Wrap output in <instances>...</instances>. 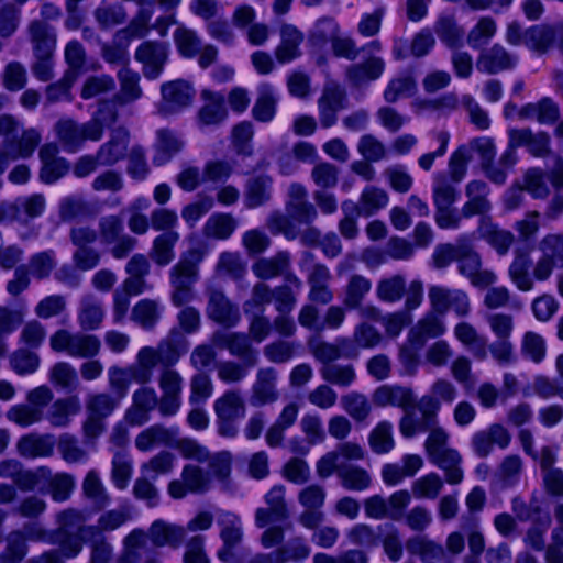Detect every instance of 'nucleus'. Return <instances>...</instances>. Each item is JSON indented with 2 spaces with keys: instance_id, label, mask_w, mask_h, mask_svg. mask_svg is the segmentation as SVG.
Masks as SVG:
<instances>
[{
  "instance_id": "1",
  "label": "nucleus",
  "mask_w": 563,
  "mask_h": 563,
  "mask_svg": "<svg viewBox=\"0 0 563 563\" xmlns=\"http://www.w3.org/2000/svg\"><path fill=\"white\" fill-rule=\"evenodd\" d=\"M189 341L177 328H173L157 345L143 346L139 350L136 357L152 380L155 367L173 368L189 350Z\"/></svg>"
},
{
  "instance_id": "2",
  "label": "nucleus",
  "mask_w": 563,
  "mask_h": 563,
  "mask_svg": "<svg viewBox=\"0 0 563 563\" xmlns=\"http://www.w3.org/2000/svg\"><path fill=\"white\" fill-rule=\"evenodd\" d=\"M525 147L527 152L538 158H547L552 155L551 136L545 131L533 132L530 128L509 129L508 145L504 151L503 161L508 165L517 164L516 150Z\"/></svg>"
},
{
  "instance_id": "3",
  "label": "nucleus",
  "mask_w": 563,
  "mask_h": 563,
  "mask_svg": "<svg viewBox=\"0 0 563 563\" xmlns=\"http://www.w3.org/2000/svg\"><path fill=\"white\" fill-rule=\"evenodd\" d=\"M213 410L217 417L218 433L224 438H235L239 433V421L246 415V406L241 391L227 390L214 400Z\"/></svg>"
},
{
  "instance_id": "4",
  "label": "nucleus",
  "mask_w": 563,
  "mask_h": 563,
  "mask_svg": "<svg viewBox=\"0 0 563 563\" xmlns=\"http://www.w3.org/2000/svg\"><path fill=\"white\" fill-rule=\"evenodd\" d=\"M98 236L104 245H112L111 255L117 258H125L136 246L137 240L124 233L123 220L120 216H103L98 221Z\"/></svg>"
},
{
  "instance_id": "5",
  "label": "nucleus",
  "mask_w": 563,
  "mask_h": 563,
  "mask_svg": "<svg viewBox=\"0 0 563 563\" xmlns=\"http://www.w3.org/2000/svg\"><path fill=\"white\" fill-rule=\"evenodd\" d=\"M55 131L65 151L75 153L79 151L85 141H99L103 136V126L98 120H90L79 124L74 120H59Z\"/></svg>"
},
{
  "instance_id": "6",
  "label": "nucleus",
  "mask_w": 563,
  "mask_h": 563,
  "mask_svg": "<svg viewBox=\"0 0 563 563\" xmlns=\"http://www.w3.org/2000/svg\"><path fill=\"white\" fill-rule=\"evenodd\" d=\"M69 239L75 246L73 263L79 271H90L100 263V252L93 246L98 240L97 230L89 225H76L69 231Z\"/></svg>"
},
{
  "instance_id": "7",
  "label": "nucleus",
  "mask_w": 563,
  "mask_h": 563,
  "mask_svg": "<svg viewBox=\"0 0 563 563\" xmlns=\"http://www.w3.org/2000/svg\"><path fill=\"white\" fill-rule=\"evenodd\" d=\"M459 273L478 288L488 287L496 282V275L489 269L482 268V257L473 245L471 236L466 235L460 247L457 257Z\"/></svg>"
},
{
  "instance_id": "8",
  "label": "nucleus",
  "mask_w": 563,
  "mask_h": 563,
  "mask_svg": "<svg viewBox=\"0 0 563 563\" xmlns=\"http://www.w3.org/2000/svg\"><path fill=\"white\" fill-rule=\"evenodd\" d=\"M254 275L262 280L283 277L284 282L301 290V279L291 271V256L288 251H279L269 257H261L252 265Z\"/></svg>"
},
{
  "instance_id": "9",
  "label": "nucleus",
  "mask_w": 563,
  "mask_h": 563,
  "mask_svg": "<svg viewBox=\"0 0 563 563\" xmlns=\"http://www.w3.org/2000/svg\"><path fill=\"white\" fill-rule=\"evenodd\" d=\"M200 98L202 104L195 117L197 128L200 131H209L222 125L229 117L224 95L219 91L203 89Z\"/></svg>"
},
{
  "instance_id": "10",
  "label": "nucleus",
  "mask_w": 563,
  "mask_h": 563,
  "mask_svg": "<svg viewBox=\"0 0 563 563\" xmlns=\"http://www.w3.org/2000/svg\"><path fill=\"white\" fill-rule=\"evenodd\" d=\"M428 297L432 310L439 316H445L452 310L463 318L471 312L470 298L464 290L433 285L429 287Z\"/></svg>"
},
{
  "instance_id": "11",
  "label": "nucleus",
  "mask_w": 563,
  "mask_h": 563,
  "mask_svg": "<svg viewBox=\"0 0 563 563\" xmlns=\"http://www.w3.org/2000/svg\"><path fill=\"white\" fill-rule=\"evenodd\" d=\"M162 100L158 103V113L167 117L177 114L191 106L195 99V88L184 79L164 82L161 86Z\"/></svg>"
},
{
  "instance_id": "12",
  "label": "nucleus",
  "mask_w": 563,
  "mask_h": 563,
  "mask_svg": "<svg viewBox=\"0 0 563 563\" xmlns=\"http://www.w3.org/2000/svg\"><path fill=\"white\" fill-rule=\"evenodd\" d=\"M207 317L227 328H234L241 320L239 306L232 302L220 288H208L207 291Z\"/></svg>"
},
{
  "instance_id": "13",
  "label": "nucleus",
  "mask_w": 563,
  "mask_h": 563,
  "mask_svg": "<svg viewBox=\"0 0 563 563\" xmlns=\"http://www.w3.org/2000/svg\"><path fill=\"white\" fill-rule=\"evenodd\" d=\"M49 475L51 471L46 467H40L36 471L27 470L14 459L0 462V477L11 479L22 492L34 490L38 486L41 477Z\"/></svg>"
},
{
  "instance_id": "14",
  "label": "nucleus",
  "mask_w": 563,
  "mask_h": 563,
  "mask_svg": "<svg viewBox=\"0 0 563 563\" xmlns=\"http://www.w3.org/2000/svg\"><path fill=\"white\" fill-rule=\"evenodd\" d=\"M168 58V44L157 41H145L135 51V59L143 64V75L157 79Z\"/></svg>"
},
{
  "instance_id": "15",
  "label": "nucleus",
  "mask_w": 563,
  "mask_h": 563,
  "mask_svg": "<svg viewBox=\"0 0 563 563\" xmlns=\"http://www.w3.org/2000/svg\"><path fill=\"white\" fill-rule=\"evenodd\" d=\"M364 459V450L354 442H344L336 446L334 451L324 454L317 463V474L321 478H328L334 474L335 468L351 466L349 461Z\"/></svg>"
},
{
  "instance_id": "16",
  "label": "nucleus",
  "mask_w": 563,
  "mask_h": 563,
  "mask_svg": "<svg viewBox=\"0 0 563 563\" xmlns=\"http://www.w3.org/2000/svg\"><path fill=\"white\" fill-rule=\"evenodd\" d=\"M511 434L500 423H493L487 429L477 431L471 439V448L474 454L481 459L487 457L497 445L505 450L509 446Z\"/></svg>"
},
{
  "instance_id": "17",
  "label": "nucleus",
  "mask_w": 563,
  "mask_h": 563,
  "mask_svg": "<svg viewBox=\"0 0 563 563\" xmlns=\"http://www.w3.org/2000/svg\"><path fill=\"white\" fill-rule=\"evenodd\" d=\"M277 376V371L274 367H264L257 371L249 399L251 406L262 407L278 400Z\"/></svg>"
},
{
  "instance_id": "18",
  "label": "nucleus",
  "mask_w": 563,
  "mask_h": 563,
  "mask_svg": "<svg viewBox=\"0 0 563 563\" xmlns=\"http://www.w3.org/2000/svg\"><path fill=\"white\" fill-rule=\"evenodd\" d=\"M145 534L153 547H167L176 550L184 543L186 529L183 526L163 519H156L151 523Z\"/></svg>"
},
{
  "instance_id": "19",
  "label": "nucleus",
  "mask_w": 563,
  "mask_h": 563,
  "mask_svg": "<svg viewBox=\"0 0 563 563\" xmlns=\"http://www.w3.org/2000/svg\"><path fill=\"white\" fill-rule=\"evenodd\" d=\"M108 373L109 385L115 394V398L119 400H121L128 394L130 383L145 385L151 382L141 363L137 361V357L133 364L125 368L111 366Z\"/></svg>"
},
{
  "instance_id": "20",
  "label": "nucleus",
  "mask_w": 563,
  "mask_h": 563,
  "mask_svg": "<svg viewBox=\"0 0 563 563\" xmlns=\"http://www.w3.org/2000/svg\"><path fill=\"white\" fill-rule=\"evenodd\" d=\"M267 508H258L255 512V523L264 528L271 522L283 521L288 518V509L285 499V486L275 485L265 495Z\"/></svg>"
},
{
  "instance_id": "21",
  "label": "nucleus",
  "mask_w": 563,
  "mask_h": 563,
  "mask_svg": "<svg viewBox=\"0 0 563 563\" xmlns=\"http://www.w3.org/2000/svg\"><path fill=\"white\" fill-rule=\"evenodd\" d=\"M58 152V146L55 143H46L40 148L38 157L42 163L40 179L44 184L56 183L69 170L68 161L59 157Z\"/></svg>"
},
{
  "instance_id": "22",
  "label": "nucleus",
  "mask_w": 563,
  "mask_h": 563,
  "mask_svg": "<svg viewBox=\"0 0 563 563\" xmlns=\"http://www.w3.org/2000/svg\"><path fill=\"white\" fill-rule=\"evenodd\" d=\"M130 142V132L123 126L112 130L110 139L103 143L97 153V159L101 161V166L111 167L124 159L128 154Z\"/></svg>"
},
{
  "instance_id": "23",
  "label": "nucleus",
  "mask_w": 563,
  "mask_h": 563,
  "mask_svg": "<svg viewBox=\"0 0 563 563\" xmlns=\"http://www.w3.org/2000/svg\"><path fill=\"white\" fill-rule=\"evenodd\" d=\"M385 60L379 56H371L362 63L346 67L345 76L353 87H362L382 77L385 71Z\"/></svg>"
},
{
  "instance_id": "24",
  "label": "nucleus",
  "mask_w": 563,
  "mask_h": 563,
  "mask_svg": "<svg viewBox=\"0 0 563 563\" xmlns=\"http://www.w3.org/2000/svg\"><path fill=\"white\" fill-rule=\"evenodd\" d=\"M345 92L338 86H327L318 100L319 119L322 128L335 124L338 112L345 108Z\"/></svg>"
},
{
  "instance_id": "25",
  "label": "nucleus",
  "mask_w": 563,
  "mask_h": 563,
  "mask_svg": "<svg viewBox=\"0 0 563 563\" xmlns=\"http://www.w3.org/2000/svg\"><path fill=\"white\" fill-rule=\"evenodd\" d=\"M201 260V254L196 250L181 255L178 263L169 271L170 285L192 287L198 280Z\"/></svg>"
},
{
  "instance_id": "26",
  "label": "nucleus",
  "mask_w": 563,
  "mask_h": 563,
  "mask_svg": "<svg viewBox=\"0 0 563 563\" xmlns=\"http://www.w3.org/2000/svg\"><path fill=\"white\" fill-rule=\"evenodd\" d=\"M467 201L462 207L463 218L483 216L490 211L492 203L487 199L489 187L483 180H472L465 187Z\"/></svg>"
},
{
  "instance_id": "27",
  "label": "nucleus",
  "mask_w": 563,
  "mask_h": 563,
  "mask_svg": "<svg viewBox=\"0 0 563 563\" xmlns=\"http://www.w3.org/2000/svg\"><path fill=\"white\" fill-rule=\"evenodd\" d=\"M373 402L378 407H399L406 411L415 406V395L405 386L382 385L374 391Z\"/></svg>"
},
{
  "instance_id": "28",
  "label": "nucleus",
  "mask_w": 563,
  "mask_h": 563,
  "mask_svg": "<svg viewBox=\"0 0 563 563\" xmlns=\"http://www.w3.org/2000/svg\"><path fill=\"white\" fill-rule=\"evenodd\" d=\"M517 64V57L511 55L499 44L493 45L484 51L476 63L477 69L482 73L494 75L511 69Z\"/></svg>"
},
{
  "instance_id": "29",
  "label": "nucleus",
  "mask_w": 563,
  "mask_h": 563,
  "mask_svg": "<svg viewBox=\"0 0 563 563\" xmlns=\"http://www.w3.org/2000/svg\"><path fill=\"white\" fill-rule=\"evenodd\" d=\"M33 55H55L57 36L53 26L45 21L33 20L27 26Z\"/></svg>"
},
{
  "instance_id": "30",
  "label": "nucleus",
  "mask_w": 563,
  "mask_h": 563,
  "mask_svg": "<svg viewBox=\"0 0 563 563\" xmlns=\"http://www.w3.org/2000/svg\"><path fill=\"white\" fill-rule=\"evenodd\" d=\"M521 120H537L540 124L551 125L560 119V107L550 97H543L537 102H530L518 110Z\"/></svg>"
},
{
  "instance_id": "31",
  "label": "nucleus",
  "mask_w": 563,
  "mask_h": 563,
  "mask_svg": "<svg viewBox=\"0 0 563 563\" xmlns=\"http://www.w3.org/2000/svg\"><path fill=\"white\" fill-rule=\"evenodd\" d=\"M273 178L266 174H257L247 178L244 189V205L254 209L267 203L272 198Z\"/></svg>"
},
{
  "instance_id": "32",
  "label": "nucleus",
  "mask_w": 563,
  "mask_h": 563,
  "mask_svg": "<svg viewBox=\"0 0 563 563\" xmlns=\"http://www.w3.org/2000/svg\"><path fill=\"white\" fill-rule=\"evenodd\" d=\"M178 433L179 429L177 427L166 428L163 424H153L136 437L135 446L142 452L151 451L158 445L173 448Z\"/></svg>"
},
{
  "instance_id": "33",
  "label": "nucleus",
  "mask_w": 563,
  "mask_h": 563,
  "mask_svg": "<svg viewBox=\"0 0 563 563\" xmlns=\"http://www.w3.org/2000/svg\"><path fill=\"white\" fill-rule=\"evenodd\" d=\"M134 38L128 31L123 29L115 32L113 38L109 43H101L100 55L103 60L110 65L128 67L130 55L128 47L130 42Z\"/></svg>"
},
{
  "instance_id": "34",
  "label": "nucleus",
  "mask_w": 563,
  "mask_h": 563,
  "mask_svg": "<svg viewBox=\"0 0 563 563\" xmlns=\"http://www.w3.org/2000/svg\"><path fill=\"white\" fill-rule=\"evenodd\" d=\"M303 34L292 24H283L280 27V44L275 49L278 63L286 64L301 55L300 44Z\"/></svg>"
},
{
  "instance_id": "35",
  "label": "nucleus",
  "mask_w": 563,
  "mask_h": 563,
  "mask_svg": "<svg viewBox=\"0 0 563 563\" xmlns=\"http://www.w3.org/2000/svg\"><path fill=\"white\" fill-rule=\"evenodd\" d=\"M81 405L78 396L58 398L49 406L45 418L55 428H66L71 422V418L79 413Z\"/></svg>"
},
{
  "instance_id": "36",
  "label": "nucleus",
  "mask_w": 563,
  "mask_h": 563,
  "mask_svg": "<svg viewBox=\"0 0 563 563\" xmlns=\"http://www.w3.org/2000/svg\"><path fill=\"white\" fill-rule=\"evenodd\" d=\"M184 146L183 140L175 131L169 129H159L156 131V142L154 144L155 154L153 164L162 166L169 162Z\"/></svg>"
},
{
  "instance_id": "37",
  "label": "nucleus",
  "mask_w": 563,
  "mask_h": 563,
  "mask_svg": "<svg viewBox=\"0 0 563 563\" xmlns=\"http://www.w3.org/2000/svg\"><path fill=\"white\" fill-rule=\"evenodd\" d=\"M120 91L113 96L114 102L123 107L139 100L143 92L140 86V75L129 67H122L117 74Z\"/></svg>"
},
{
  "instance_id": "38",
  "label": "nucleus",
  "mask_w": 563,
  "mask_h": 563,
  "mask_svg": "<svg viewBox=\"0 0 563 563\" xmlns=\"http://www.w3.org/2000/svg\"><path fill=\"white\" fill-rule=\"evenodd\" d=\"M42 136L36 129L24 130L18 140L5 139L2 143L12 161L29 158L41 143Z\"/></svg>"
},
{
  "instance_id": "39",
  "label": "nucleus",
  "mask_w": 563,
  "mask_h": 563,
  "mask_svg": "<svg viewBox=\"0 0 563 563\" xmlns=\"http://www.w3.org/2000/svg\"><path fill=\"white\" fill-rule=\"evenodd\" d=\"M163 306L155 299H141L132 308L130 319L144 330H153L159 322Z\"/></svg>"
},
{
  "instance_id": "40",
  "label": "nucleus",
  "mask_w": 563,
  "mask_h": 563,
  "mask_svg": "<svg viewBox=\"0 0 563 563\" xmlns=\"http://www.w3.org/2000/svg\"><path fill=\"white\" fill-rule=\"evenodd\" d=\"M434 33L449 48L455 49L463 45L465 31L452 14H441L434 23Z\"/></svg>"
},
{
  "instance_id": "41",
  "label": "nucleus",
  "mask_w": 563,
  "mask_h": 563,
  "mask_svg": "<svg viewBox=\"0 0 563 563\" xmlns=\"http://www.w3.org/2000/svg\"><path fill=\"white\" fill-rule=\"evenodd\" d=\"M406 548L410 554L418 555L423 563H438L444 556L443 547L424 536L408 539Z\"/></svg>"
},
{
  "instance_id": "42",
  "label": "nucleus",
  "mask_w": 563,
  "mask_h": 563,
  "mask_svg": "<svg viewBox=\"0 0 563 563\" xmlns=\"http://www.w3.org/2000/svg\"><path fill=\"white\" fill-rule=\"evenodd\" d=\"M429 461L444 472L449 484L456 485L463 481L462 457L456 450L449 449Z\"/></svg>"
},
{
  "instance_id": "43",
  "label": "nucleus",
  "mask_w": 563,
  "mask_h": 563,
  "mask_svg": "<svg viewBox=\"0 0 563 563\" xmlns=\"http://www.w3.org/2000/svg\"><path fill=\"white\" fill-rule=\"evenodd\" d=\"M16 448L24 457L51 456L54 441L51 435L27 434L19 440Z\"/></svg>"
},
{
  "instance_id": "44",
  "label": "nucleus",
  "mask_w": 563,
  "mask_h": 563,
  "mask_svg": "<svg viewBox=\"0 0 563 563\" xmlns=\"http://www.w3.org/2000/svg\"><path fill=\"white\" fill-rule=\"evenodd\" d=\"M454 181L450 180L444 172L433 175L432 199L434 207L453 206L460 197V191Z\"/></svg>"
},
{
  "instance_id": "45",
  "label": "nucleus",
  "mask_w": 563,
  "mask_h": 563,
  "mask_svg": "<svg viewBox=\"0 0 563 563\" xmlns=\"http://www.w3.org/2000/svg\"><path fill=\"white\" fill-rule=\"evenodd\" d=\"M24 322V311L8 306H0V357L8 352L7 338L14 333Z\"/></svg>"
},
{
  "instance_id": "46",
  "label": "nucleus",
  "mask_w": 563,
  "mask_h": 563,
  "mask_svg": "<svg viewBox=\"0 0 563 563\" xmlns=\"http://www.w3.org/2000/svg\"><path fill=\"white\" fill-rule=\"evenodd\" d=\"M220 538L228 547H238L243 540L241 518L231 511H221L217 519Z\"/></svg>"
},
{
  "instance_id": "47",
  "label": "nucleus",
  "mask_w": 563,
  "mask_h": 563,
  "mask_svg": "<svg viewBox=\"0 0 563 563\" xmlns=\"http://www.w3.org/2000/svg\"><path fill=\"white\" fill-rule=\"evenodd\" d=\"M148 538L141 529L132 530L124 539V553L122 560L128 563H139L151 554Z\"/></svg>"
},
{
  "instance_id": "48",
  "label": "nucleus",
  "mask_w": 563,
  "mask_h": 563,
  "mask_svg": "<svg viewBox=\"0 0 563 563\" xmlns=\"http://www.w3.org/2000/svg\"><path fill=\"white\" fill-rule=\"evenodd\" d=\"M276 102L273 87L262 84L257 89V98L252 108L253 118L260 122L272 121L276 112Z\"/></svg>"
},
{
  "instance_id": "49",
  "label": "nucleus",
  "mask_w": 563,
  "mask_h": 563,
  "mask_svg": "<svg viewBox=\"0 0 563 563\" xmlns=\"http://www.w3.org/2000/svg\"><path fill=\"white\" fill-rule=\"evenodd\" d=\"M334 473L341 481V485L347 490L362 492L372 485L369 473L360 466L351 465L335 468Z\"/></svg>"
},
{
  "instance_id": "50",
  "label": "nucleus",
  "mask_w": 563,
  "mask_h": 563,
  "mask_svg": "<svg viewBox=\"0 0 563 563\" xmlns=\"http://www.w3.org/2000/svg\"><path fill=\"white\" fill-rule=\"evenodd\" d=\"M340 33V25L332 16H322L316 21L309 31V43L317 48H323Z\"/></svg>"
},
{
  "instance_id": "51",
  "label": "nucleus",
  "mask_w": 563,
  "mask_h": 563,
  "mask_svg": "<svg viewBox=\"0 0 563 563\" xmlns=\"http://www.w3.org/2000/svg\"><path fill=\"white\" fill-rule=\"evenodd\" d=\"M531 258L528 253L517 250L515 258L509 266V276L512 283L522 291H529L533 287L532 278L529 275Z\"/></svg>"
},
{
  "instance_id": "52",
  "label": "nucleus",
  "mask_w": 563,
  "mask_h": 563,
  "mask_svg": "<svg viewBox=\"0 0 563 563\" xmlns=\"http://www.w3.org/2000/svg\"><path fill=\"white\" fill-rule=\"evenodd\" d=\"M417 91V82L409 73H404L387 84L384 90V99L387 103H395L401 98H410Z\"/></svg>"
},
{
  "instance_id": "53",
  "label": "nucleus",
  "mask_w": 563,
  "mask_h": 563,
  "mask_svg": "<svg viewBox=\"0 0 563 563\" xmlns=\"http://www.w3.org/2000/svg\"><path fill=\"white\" fill-rule=\"evenodd\" d=\"M178 240L179 234L176 231L163 232L156 236L150 253L152 260L159 266L169 264L175 257L174 246Z\"/></svg>"
},
{
  "instance_id": "54",
  "label": "nucleus",
  "mask_w": 563,
  "mask_h": 563,
  "mask_svg": "<svg viewBox=\"0 0 563 563\" xmlns=\"http://www.w3.org/2000/svg\"><path fill=\"white\" fill-rule=\"evenodd\" d=\"M320 375L328 384L347 388L356 379L355 368L352 364L333 363L320 367Z\"/></svg>"
},
{
  "instance_id": "55",
  "label": "nucleus",
  "mask_w": 563,
  "mask_h": 563,
  "mask_svg": "<svg viewBox=\"0 0 563 563\" xmlns=\"http://www.w3.org/2000/svg\"><path fill=\"white\" fill-rule=\"evenodd\" d=\"M82 493L98 510L106 508L110 504V496L98 473L93 470L89 471L84 478Z\"/></svg>"
},
{
  "instance_id": "56",
  "label": "nucleus",
  "mask_w": 563,
  "mask_h": 563,
  "mask_svg": "<svg viewBox=\"0 0 563 563\" xmlns=\"http://www.w3.org/2000/svg\"><path fill=\"white\" fill-rule=\"evenodd\" d=\"M481 236L493 247L499 255L508 253L515 241L514 234L505 229H500L496 224L485 223L479 228Z\"/></svg>"
},
{
  "instance_id": "57",
  "label": "nucleus",
  "mask_w": 563,
  "mask_h": 563,
  "mask_svg": "<svg viewBox=\"0 0 563 563\" xmlns=\"http://www.w3.org/2000/svg\"><path fill=\"white\" fill-rule=\"evenodd\" d=\"M556 32L549 25H534L523 33V43L531 49L544 53L554 43Z\"/></svg>"
},
{
  "instance_id": "58",
  "label": "nucleus",
  "mask_w": 563,
  "mask_h": 563,
  "mask_svg": "<svg viewBox=\"0 0 563 563\" xmlns=\"http://www.w3.org/2000/svg\"><path fill=\"white\" fill-rule=\"evenodd\" d=\"M274 551L277 558L276 562L279 563L301 562L311 553V549L303 537L291 538L286 544Z\"/></svg>"
},
{
  "instance_id": "59",
  "label": "nucleus",
  "mask_w": 563,
  "mask_h": 563,
  "mask_svg": "<svg viewBox=\"0 0 563 563\" xmlns=\"http://www.w3.org/2000/svg\"><path fill=\"white\" fill-rule=\"evenodd\" d=\"M104 318L101 303L93 297L82 299L78 313V322L82 330L92 331L100 328Z\"/></svg>"
},
{
  "instance_id": "60",
  "label": "nucleus",
  "mask_w": 563,
  "mask_h": 563,
  "mask_svg": "<svg viewBox=\"0 0 563 563\" xmlns=\"http://www.w3.org/2000/svg\"><path fill=\"white\" fill-rule=\"evenodd\" d=\"M84 539V536L78 533L54 531L51 542L58 547L56 551L64 561V559H75L80 554Z\"/></svg>"
},
{
  "instance_id": "61",
  "label": "nucleus",
  "mask_w": 563,
  "mask_h": 563,
  "mask_svg": "<svg viewBox=\"0 0 563 563\" xmlns=\"http://www.w3.org/2000/svg\"><path fill=\"white\" fill-rule=\"evenodd\" d=\"M49 380L56 387L67 391H75L79 387L76 368L67 362H57L49 371Z\"/></svg>"
},
{
  "instance_id": "62",
  "label": "nucleus",
  "mask_w": 563,
  "mask_h": 563,
  "mask_svg": "<svg viewBox=\"0 0 563 563\" xmlns=\"http://www.w3.org/2000/svg\"><path fill=\"white\" fill-rule=\"evenodd\" d=\"M101 349V342L97 335L75 333L73 336L69 356L78 358H92Z\"/></svg>"
},
{
  "instance_id": "63",
  "label": "nucleus",
  "mask_w": 563,
  "mask_h": 563,
  "mask_svg": "<svg viewBox=\"0 0 563 563\" xmlns=\"http://www.w3.org/2000/svg\"><path fill=\"white\" fill-rule=\"evenodd\" d=\"M229 353L247 366H255L258 363V352L252 346V340L246 333L233 332Z\"/></svg>"
},
{
  "instance_id": "64",
  "label": "nucleus",
  "mask_w": 563,
  "mask_h": 563,
  "mask_svg": "<svg viewBox=\"0 0 563 563\" xmlns=\"http://www.w3.org/2000/svg\"><path fill=\"white\" fill-rule=\"evenodd\" d=\"M368 443L376 454H386L395 446L393 438V424L389 421H380L369 433Z\"/></svg>"
}]
</instances>
